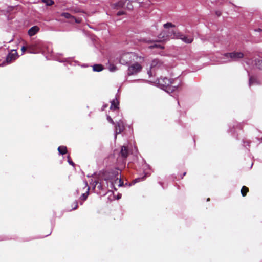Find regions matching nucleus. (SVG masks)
<instances>
[{"label": "nucleus", "instance_id": "nucleus-1", "mask_svg": "<svg viewBox=\"0 0 262 262\" xmlns=\"http://www.w3.org/2000/svg\"><path fill=\"white\" fill-rule=\"evenodd\" d=\"M158 84L160 88L168 93L172 92L176 90L177 86L174 85L173 81L166 77L160 78L158 79Z\"/></svg>", "mask_w": 262, "mask_h": 262}, {"label": "nucleus", "instance_id": "nucleus-2", "mask_svg": "<svg viewBox=\"0 0 262 262\" xmlns=\"http://www.w3.org/2000/svg\"><path fill=\"white\" fill-rule=\"evenodd\" d=\"M244 57V54L239 52H233L224 54L219 62L221 63L237 61Z\"/></svg>", "mask_w": 262, "mask_h": 262}, {"label": "nucleus", "instance_id": "nucleus-3", "mask_svg": "<svg viewBox=\"0 0 262 262\" xmlns=\"http://www.w3.org/2000/svg\"><path fill=\"white\" fill-rule=\"evenodd\" d=\"M137 59L138 56L133 52H122L119 57V61L121 64L126 65Z\"/></svg>", "mask_w": 262, "mask_h": 262}, {"label": "nucleus", "instance_id": "nucleus-4", "mask_svg": "<svg viewBox=\"0 0 262 262\" xmlns=\"http://www.w3.org/2000/svg\"><path fill=\"white\" fill-rule=\"evenodd\" d=\"M43 43L40 41H36L34 43L28 46V52L30 53H38L42 50Z\"/></svg>", "mask_w": 262, "mask_h": 262}, {"label": "nucleus", "instance_id": "nucleus-5", "mask_svg": "<svg viewBox=\"0 0 262 262\" xmlns=\"http://www.w3.org/2000/svg\"><path fill=\"white\" fill-rule=\"evenodd\" d=\"M142 67L136 62L129 66L128 68V75H132L136 74L141 71Z\"/></svg>", "mask_w": 262, "mask_h": 262}, {"label": "nucleus", "instance_id": "nucleus-6", "mask_svg": "<svg viewBox=\"0 0 262 262\" xmlns=\"http://www.w3.org/2000/svg\"><path fill=\"white\" fill-rule=\"evenodd\" d=\"M113 174L115 179L113 180V184H111V185L116 189V186L121 187L123 185V182L121 180L120 177H119V172H115Z\"/></svg>", "mask_w": 262, "mask_h": 262}, {"label": "nucleus", "instance_id": "nucleus-7", "mask_svg": "<svg viewBox=\"0 0 262 262\" xmlns=\"http://www.w3.org/2000/svg\"><path fill=\"white\" fill-rule=\"evenodd\" d=\"M163 67V63L160 60L154 59L152 61L150 65V70L148 71V74L150 76L151 74V69L154 68L162 69Z\"/></svg>", "mask_w": 262, "mask_h": 262}, {"label": "nucleus", "instance_id": "nucleus-8", "mask_svg": "<svg viewBox=\"0 0 262 262\" xmlns=\"http://www.w3.org/2000/svg\"><path fill=\"white\" fill-rule=\"evenodd\" d=\"M173 37L181 39L183 41L186 43H190L192 42L193 39L191 37L184 35L183 34L178 33L177 34H173Z\"/></svg>", "mask_w": 262, "mask_h": 262}, {"label": "nucleus", "instance_id": "nucleus-9", "mask_svg": "<svg viewBox=\"0 0 262 262\" xmlns=\"http://www.w3.org/2000/svg\"><path fill=\"white\" fill-rule=\"evenodd\" d=\"M115 172H118V171L117 170H112V171H106L104 173V179L105 181H108L111 182V184H113V180L115 179L113 177V173Z\"/></svg>", "mask_w": 262, "mask_h": 262}, {"label": "nucleus", "instance_id": "nucleus-10", "mask_svg": "<svg viewBox=\"0 0 262 262\" xmlns=\"http://www.w3.org/2000/svg\"><path fill=\"white\" fill-rule=\"evenodd\" d=\"M124 129V124L122 120L117 122L115 126V138H116L117 134L121 133Z\"/></svg>", "mask_w": 262, "mask_h": 262}, {"label": "nucleus", "instance_id": "nucleus-11", "mask_svg": "<svg viewBox=\"0 0 262 262\" xmlns=\"http://www.w3.org/2000/svg\"><path fill=\"white\" fill-rule=\"evenodd\" d=\"M17 52L15 50H13L9 54L6 58V61L7 63H10L12 60H15L17 57Z\"/></svg>", "mask_w": 262, "mask_h": 262}, {"label": "nucleus", "instance_id": "nucleus-12", "mask_svg": "<svg viewBox=\"0 0 262 262\" xmlns=\"http://www.w3.org/2000/svg\"><path fill=\"white\" fill-rule=\"evenodd\" d=\"M170 34V32L168 33L166 31H163L159 35L158 37L161 40H165L172 36V35Z\"/></svg>", "mask_w": 262, "mask_h": 262}, {"label": "nucleus", "instance_id": "nucleus-13", "mask_svg": "<svg viewBox=\"0 0 262 262\" xmlns=\"http://www.w3.org/2000/svg\"><path fill=\"white\" fill-rule=\"evenodd\" d=\"M39 30V29L37 26H33L28 30V34L29 36H32L36 34L38 32Z\"/></svg>", "mask_w": 262, "mask_h": 262}, {"label": "nucleus", "instance_id": "nucleus-14", "mask_svg": "<svg viewBox=\"0 0 262 262\" xmlns=\"http://www.w3.org/2000/svg\"><path fill=\"white\" fill-rule=\"evenodd\" d=\"M127 2V0H121L117 3L114 4V8L116 9H119L120 8H124L125 4Z\"/></svg>", "mask_w": 262, "mask_h": 262}, {"label": "nucleus", "instance_id": "nucleus-15", "mask_svg": "<svg viewBox=\"0 0 262 262\" xmlns=\"http://www.w3.org/2000/svg\"><path fill=\"white\" fill-rule=\"evenodd\" d=\"M118 105H119V101L118 100L117 97H116V98L115 99H114L111 101V105L110 108L111 110L117 109V108H118Z\"/></svg>", "mask_w": 262, "mask_h": 262}, {"label": "nucleus", "instance_id": "nucleus-16", "mask_svg": "<svg viewBox=\"0 0 262 262\" xmlns=\"http://www.w3.org/2000/svg\"><path fill=\"white\" fill-rule=\"evenodd\" d=\"M120 154L122 157L123 158H126L128 156V150L127 147L125 146H123L121 148Z\"/></svg>", "mask_w": 262, "mask_h": 262}, {"label": "nucleus", "instance_id": "nucleus-17", "mask_svg": "<svg viewBox=\"0 0 262 262\" xmlns=\"http://www.w3.org/2000/svg\"><path fill=\"white\" fill-rule=\"evenodd\" d=\"M85 187H87L86 193H83L82 196H81V199L83 200V201H84V200H85L86 199V198L88 197V194H89V190H90L89 187L88 186L87 183H85Z\"/></svg>", "mask_w": 262, "mask_h": 262}, {"label": "nucleus", "instance_id": "nucleus-18", "mask_svg": "<svg viewBox=\"0 0 262 262\" xmlns=\"http://www.w3.org/2000/svg\"><path fill=\"white\" fill-rule=\"evenodd\" d=\"M58 150L59 154H60L61 155L65 154L67 151V147L64 146H59L58 148Z\"/></svg>", "mask_w": 262, "mask_h": 262}, {"label": "nucleus", "instance_id": "nucleus-19", "mask_svg": "<svg viewBox=\"0 0 262 262\" xmlns=\"http://www.w3.org/2000/svg\"><path fill=\"white\" fill-rule=\"evenodd\" d=\"M255 65L259 69H262V59L255 60Z\"/></svg>", "mask_w": 262, "mask_h": 262}, {"label": "nucleus", "instance_id": "nucleus-20", "mask_svg": "<svg viewBox=\"0 0 262 262\" xmlns=\"http://www.w3.org/2000/svg\"><path fill=\"white\" fill-rule=\"evenodd\" d=\"M94 71L100 72L103 70V67L101 64H95L93 67Z\"/></svg>", "mask_w": 262, "mask_h": 262}, {"label": "nucleus", "instance_id": "nucleus-21", "mask_svg": "<svg viewBox=\"0 0 262 262\" xmlns=\"http://www.w3.org/2000/svg\"><path fill=\"white\" fill-rule=\"evenodd\" d=\"M149 48L151 49L154 48L163 49L164 48V47L159 43H154V45L150 46Z\"/></svg>", "mask_w": 262, "mask_h": 262}, {"label": "nucleus", "instance_id": "nucleus-22", "mask_svg": "<svg viewBox=\"0 0 262 262\" xmlns=\"http://www.w3.org/2000/svg\"><path fill=\"white\" fill-rule=\"evenodd\" d=\"M249 189L246 186H243L241 189V193L243 196H245L247 194V193L248 192Z\"/></svg>", "mask_w": 262, "mask_h": 262}, {"label": "nucleus", "instance_id": "nucleus-23", "mask_svg": "<svg viewBox=\"0 0 262 262\" xmlns=\"http://www.w3.org/2000/svg\"><path fill=\"white\" fill-rule=\"evenodd\" d=\"M62 16L67 18V19H73L74 17L72 16L69 13H62L61 15Z\"/></svg>", "mask_w": 262, "mask_h": 262}, {"label": "nucleus", "instance_id": "nucleus-24", "mask_svg": "<svg viewBox=\"0 0 262 262\" xmlns=\"http://www.w3.org/2000/svg\"><path fill=\"white\" fill-rule=\"evenodd\" d=\"M126 3H127V4H126V5L125 4L124 8H126L128 10H131L133 8V6L132 3L129 1H128L127 0V2Z\"/></svg>", "mask_w": 262, "mask_h": 262}, {"label": "nucleus", "instance_id": "nucleus-25", "mask_svg": "<svg viewBox=\"0 0 262 262\" xmlns=\"http://www.w3.org/2000/svg\"><path fill=\"white\" fill-rule=\"evenodd\" d=\"M42 1L47 6H51L54 4V2L52 0H42Z\"/></svg>", "mask_w": 262, "mask_h": 262}, {"label": "nucleus", "instance_id": "nucleus-26", "mask_svg": "<svg viewBox=\"0 0 262 262\" xmlns=\"http://www.w3.org/2000/svg\"><path fill=\"white\" fill-rule=\"evenodd\" d=\"M108 69L111 72H115L117 70V68L116 66L113 64H110L109 66Z\"/></svg>", "mask_w": 262, "mask_h": 262}, {"label": "nucleus", "instance_id": "nucleus-27", "mask_svg": "<svg viewBox=\"0 0 262 262\" xmlns=\"http://www.w3.org/2000/svg\"><path fill=\"white\" fill-rule=\"evenodd\" d=\"M256 83V80L255 78L250 77L249 78V85L251 86L252 84Z\"/></svg>", "mask_w": 262, "mask_h": 262}, {"label": "nucleus", "instance_id": "nucleus-28", "mask_svg": "<svg viewBox=\"0 0 262 262\" xmlns=\"http://www.w3.org/2000/svg\"><path fill=\"white\" fill-rule=\"evenodd\" d=\"M245 62L248 65H252L253 64V61L248 58H245Z\"/></svg>", "mask_w": 262, "mask_h": 262}, {"label": "nucleus", "instance_id": "nucleus-29", "mask_svg": "<svg viewBox=\"0 0 262 262\" xmlns=\"http://www.w3.org/2000/svg\"><path fill=\"white\" fill-rule=\"evenodd\" d=\"M173 27H174V25L171 23H167L164 25V27L165 28H168Z\"/></svg>", "mask_w": 262, "mask_h": 262}, {"label": "nucleus", "instance_id": "nucleus-30", "mask_svg": "<svg viewBox=\"0 0 262 262\" xmlns=\"http://www.w3.org/2000/svg\"><path fill=\"white\" fill-rule=\"evenodd\" d=\"M107 119L108 122H110L111 123L114 124V122L113 120V119L111 118V117L109 116H107Z\"/></svg>", "mask_w": 262, "mask_h": 262}, {"label": "nucleus", "instance_id": "nucleus-31", "mask_svg": "<svg viewBox=\"0 0 262 262\" xmlns=\"http://www.w3.org/2000/svg\"><path fill=\"white\" fill-rule=\"evenodd\" d=\"M99 183V182L98 181H94L93 182V185H94V187H96L97 185H98Z\"/></svg>", "mask_w": 262, "mask_h": 262}, {"label": "nucleus", "instance_id": "nucleus-32", "mask_svg": "<svg viewBox=\"0 0 262 262\" xmlns=\"http://www.w3.org/2000/svg\"><path fill=\"white\" fill-rule=\"evenodd\" d=\"M124 14V12L123 11H119L117 13V15L120 16V15H123Z\"/></svg>", "mask_w": 262, "mask_h": 262}, {"label": "nucleus", "instance_id": "nucleus-33", "mask_svg": "<svg viewBox=\"0 0 262 262\" xmlns=\"http://www.w3.org/2000/svg\"><path fill=\"white\" fill-rule=\"evenodd\" d=\"M73 19H74L75 22H76L77 23H80L81 22V19H80L79 18L77 19L74 17Z\"/></svg>", "mask_w": 262, "mask_h": 262}, {"label": "nucleus", "instance_id": "nucleus-34", "mask_svg": "<svg viewBox=\"0 0 262 262\" xmlns=\"http://www.w3.org/2000/svg\"><path fill=\"white\" fill-rule=\"evenodd\" d=\"M68 158H69V159H68V162H69V164H71V165H73V166H74V163L72 161H71V160L69 159V157H68Z\"/></svg>", "mask_w": 262, "mask_h": 262}, {"label": "nucleus", "instance_id": "nucleus-35", "mask_svg": "<svg viewBox=\"0 0 262 262\" xmlns=\"http://www.w3.org/2000/svg\"><path fill=\"white\" fill-rule=\"evenodd\" d=\"M26 50V48L25 47H24V46L22 47L21 51L23 53L25 52Z\"/></svg>", "mask_w": 262, "mask_h": 262}, {"label": "nucleus", "instance_id": "nucleus-36", "mask_svg": "<svg viewBox=\"0 0 262 262\" xmlns=\"http://www.w3.org/2000/svg\"><path fill=\"white\" fill-rule=\"evenodd\" d=\"M78 207V205H77V203L76 202L75 203V206L74 207V208H73V209H76Z\"/></svg>", "mask_w": 262, "mask_h": 262}, {"label": "nucleus", "instance_id": "nucleus-37", "mask_svg": "<svg viewBox=\"0 0 262 262\" xmlns=\"http://www.w3.org/2000/svg\"><path fill=\"white\" fill-rule=\"evenodd\" d=\"M98 188L99 189H101V185L100 184H99L98 186Z\"/></svg>", "mask_w": 262, "mask_h": 262}, {"label": "nucleus", "instance_id": "nucleus-38", "mask_svg": "<svg viewBox=\"0 0 262 262\" xmlns=\"http://www.w3.org/2000/svg\"><path fill=\"white\" fill-rule=\"evenodd\" d=\"M135 182H139V181H140V179H139V178H138V179H135Z\"/></svg>", "mask_w": 262, "mask_h": 262}, {"label": "nucleus", "instance_id": "nucleus-39", "mask_svg": "<svg viewBox=\"0 0 262 262\" xmlns=\"http://www.w3.org/2000/svg\"><path fill=\"white\" fill-rule=\"evenodd\" d=\"M121 194H119V195H118V196H117V199H119L120 198H121Z\"/></svg>", "mask_w": 262, "mask_h": 262}, {"label": "nucleus", "instance_id": "nucleus-40", "mask_svg": "<svg viewBox=\"0 0 262 262\" xmlns=\"http://www.w3.org/2000/svg\"><path fill=\"white\" fill-rule=\"evenodd\" d=\"M143 41H144V42H148V40H147L146 39H144Z\"/></svg>", "mask_w": 262, "mask_h": 262}, {"label": "nucleus", "instance_id": "nucleus-41", "mask_svg": "<svg viewBox=\"0 0 262 262\" xmlns=\"http://www.w3.org/2000/svg\"><path fill=\"white\" fill-rule=\"evenodd\" d=\"M209 200H210L209 198H208L207 200V201H209Z\"/></svg>", "mask_w": 262, "mask_h": 262}, {"label": "nucleus", "instance_id": "nucleus-42", "mask_svg": "<svg viewBox=\"0 0 262 262\" xmlns=\"http://www.w3.org/2000/svg\"><path fill=\"white\" fill-rule=\"evenodd\" d=\"M186 174V172H185L183 174V176H185Z\"/></svg>", "mask_w": 262, "mask_h": 262}]
</instances>
